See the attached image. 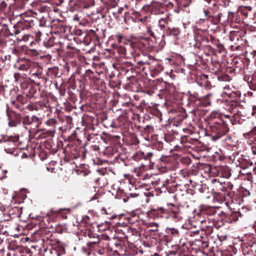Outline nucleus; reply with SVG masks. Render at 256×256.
<instances>
[{
  "label": "nucleus",
  "instance_id": "obj_7",
  "mask_svg": "<svg viewBox=\"0 0 256 256\" xmlns=\"http://www.w3.org/2000/svg\"><path fill=\"white\" fill-rule=\"evenodd\" d=\"M152 156V152H148L146 155V157H148V158L149 157H151Z\"/></svg>",
  "mask_w": 256,
  "mask_h": 256
},
{
  "label": "nucleus",
  "instance_id": "obj_9",
  "mask_svg": "<svg viewBox=\"0 0 256 256\" xmlns=\"http://www.w3.org/2000/svg\"><path fill=\"white\" fill-rule=\"evenodd\" d=\"M221 14H220V13H219L218 14V21H219L220 20V15Z\"/></svg>",
  "mask_w": 256,
  "mask_h": 256
},
{
  "label": "nucleus",
  "instance_id": "obj_13",
  "mask_svg": "<svg viewBox=\"0 0 256 256\" xmlns=\"http://www.w3.org/2000/svg\"><path fill=\"white\" fill-rule=\"evenodd\" d=\"M18 34V32H15V34Z\"/></svg>",
  "mask_w": 256,
  "mask_h": 256
},
{
  "label": "nucleus",
  "instance_id": "obj_12",
  "mask_svg": "<svg viewBox=\"0 0 256 256\" xmlns=\"http://www.w3.org/2000/svg\"><path fill=\"white\" fill-rule=\"evenodd\" d=\"M8 108H9V107H8V106L7 110H6V111H7V112H8Z\"/></svg>",
  "mask_w": 256,
  "mask_h": 256
},
{
  "label": "nucleus",
  "instance_id": "obj_11",
  "mask_svg": "<svg viewBox=\"0 0 256 256\" xmlns=\"http://www.w3.org/2000/svg\"><path fill=\"white\" fill-rule=\"evenodd\" d=\"M74 20H79V18H78V17H75V18H74Z\"/></svg>",
  "mask_w": 256,
  "mask_h": 256
},
{
  "label": "nucleus",
  "instance_id": "obj_2",
  "mask_svg": "<svg viewBox=\"0 0 256 256\" xmlns=\"http://www.w3.org/2000/svg\"><path fill=\"white\" fill-rule=\"evenodd\" d=\"M169 16L166 15L165 17L161 18L158 21V26L162 28L166 27V25L168 24L169 21Z\"/></svg>",
  "mask_w": 256,
  "mask_h": 256
},
{
  "label": "nucleus",
  "instance_id": "obj_1",
  "mask_svg": "<svg viewBox=\"0 0 256 256\" xmlns=\"http://www.w3.org/2000/svg\"><path fill=\"white\" fill-rule=\"evenodd\" d=\"M18 24L22 29H28L34 25V18L24 14L22 15V19L18 22Z\"/></svg>",
  "mask_w": 256,
  "mask_h": 256
},
{
  "label": "nucleus",
  "instance_id": "obj_10",
  "mask_svg": "<svg viewBox=\"0 0 256 256\" xmlns=\"http://www.w3.org/2000/svg\"><path fill=\"white\" fill-rule=\"evenodd\" d=\"M144 64L148 65L150 64V62H145Z\"/></svg>",
  "mask_w": 256,
  "mask_h": 256
},
{
  "label": "nucleus",
  "instance_id": "obj_3",
  "mask_svg": "<svg viewBox=\"0 0 256 256\" xmlns=\"http://www.w3.org/2000/svg\"><path fill=\"white\" fill-rule=\"evenodd\" d=\"M180 31L178 28H173L170 30V34L176 36L179 34Z\"/></svg>",
  "mask_w": 256,
  "mask_h": 256
},
{
  "label": "nucleus",
  "instance_id": "obj_8",
  "mask_svg": "<svg viewBox=\"0 0 256 256\" xmlns=\"http://www.w3.org/2000/svg\"><path fill=\"white\" fill-rule=\"evenodd\" d=\"M158 227V224L156 223H152V226Z\"/></svg>",
  "mask_w": 256,
  "mask_h": 256
},
{
  "label": "nucleus",
  "instance_id": "obj_6",
  "mask_svg": "<svg viewBox=\"0 0 256 256\" xmlns=\"http://www.w3.org/2000/svg\"><path fill=\"white\" fill-rule=\"evenodd\" d=\"M158 211L159 213L162 214L164 213V209L162 208H160L158 209Z\"/></svg>",
  "mask_w": 256,
  "mask_h": 256
},
{
  "label": "nucleus",
  "instance_id": "obj_5",
  "mask_svg": "<svg viewBox=\"0 0 256 256\" xmlns=\"http://www.w3.org/2000/svg\"><path fill=\"white\" fill-rule=\"evenodd\" d=\"M209 13H210V12L208 10H204V16L207 18L206 20H208L210 18L212 17V16L210 15Z\"/></svg>",
  "mask_w": 256,
  "mask_h": 256
},
{
  "label": "nucleus",
  "instance_id": "obj_4",
  "mask_svg": "<svg viewBox=\"0 0 256 256\" xmlns=\"http://www.w3.org/2000/svg\"><path fill=\"white\" fill-rule=\"evenodd\" d=\"M116 38L118 40V42H122V39L123 38V36L120 33H118L116 34Z\"/></svg>",
  "mask_w": 256,
  "mask_h": 256
}]
</instances>
